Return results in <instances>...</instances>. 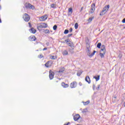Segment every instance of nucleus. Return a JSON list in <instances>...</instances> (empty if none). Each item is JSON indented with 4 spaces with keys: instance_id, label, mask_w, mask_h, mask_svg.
<instances>
[{
    "instance_id": "nucleus-48",
    "label": "nucleus",
    "mask_w": 125,
    "mask_h": 125,
    "mask_svg": "<svg viewBox=\"0 0 125 125\" xmlns=\"http://www.w3.org/2000/svg\"><path fill=\"white\" fill-rule=\"evenodd\" d=\"M83 7H82L80 10V12H82L83 11Z\"/></svg>"
},
{
    "instance_id": "nucleus-19",
    "label": "nucleus",
    "mask_w": 125,
    "mask_h": 125,
    "mask_svg": "<svg viewBox=\"0 0 125 125\" xmlns=\"http://www.w3.org/2000/svg\"><path fill=\"white\" fill-rule=\"evenodd\" d=\"M40 28H43L42 26V23H41L39 25L37 26V29L39 31H42V29H40Z\"/></svg>"
},
{
    "instance_id": "nucleus-38",
    "label": "nucleus",
    "mask_w": 125,
    "mask_h": 125,
    "mask_svg": "<svg viewBox=\"0 0 125 125\" xmlns=\"http://www.w3.org/2000/svg\"><path fill=\"white\" fill-rule=\"evenodd\" d=\"M44 33H45V34H49V33H50L49 30H48V29L45 30Z\"/></svg>"
},
{
    "instance_id": "nucleus-10",
    "label": "nucleus",
    "mask_w": 125,
    "mask_h": 125,
    "mask_svg": "<svg viewBox=\"0 0 125 125\" xmlns=\"http://www.w3.org/2000/svg\"><path fill=\"white\" fill-rule=\"evenodd\" d=\"M80 118H81V116L79 114H76L74 116L73 119L74 121H77L80 120Z\"/></svg>"
},
{
    "instance_id": "nucleus-25",
    "label": "nucleus",
    "mask_w": 125,
    "mask_h": 125,
    "mask_svg": "<svg viewBox=\"0 0 125 125\" xmlns=\"http://www.w3.org/2000/svg\"><path fill=\"white\" fill-rule=\"evenodd\" d=\"M106 14V12H104V10H103L100 14V16H103V15H104V14Z\"/></svg>"
},
{
    "instance_id": "nucleus-3",
    "label": "nucleus",
    "mask_w": 125,
    "mask_h": 125,
    "mask_svg": "<svg viewBox=\"0 0 125 125\" xmlns=\"http://www.w3.org/2000/svg\"><path fill=\"white\" fill-rule=\"evenodd\" d=\"M94 11H95V3H93L91 5V9L89 13L92 14V13H94Z\"/></svg>"
},
{
    "instance_id": "nucleus-1",
    "label": "nucleus",
    "mask_w": 125,
    "mask_h": 125,
    "mask_svg": "<svg viewBox=\"0 0 125 125\" xmlns=\"http://www.w3.org/2000/svg\"><path fill=\"white\" fill-rule=\"evenodd\" d=\"M22 18L25 22H29V21H30V19H31L30 15L27 13L24 14Z\"/></svg>"
},
{
    "instance_id": "nucleus-33",
    "label": "nucleus",
    "mask_w": 125,
    "mask_h": 125,
    "mask_svg": "<svg viewBox=\"0 0 125 125\" xmlns=\"http://www.w3.org/2000/svg\"><path fill=\"white\" fill-rule=\"evenodd\" d=\"M69 33V30L68 29H65L63 32V34H64V35H67V34Z\"/></svg>"
},
{
    "instance_id": "nucleus-12",
    "label": "nucleus",
    "mask_w": 125,
    "mask_h": 125,
    "mask_svg": "<svg viewBox=\"0 0 125 125\" xmlns=\"http://www.w3.org/2000/svg\"><path fill=\"white\" fill-rule=\"evenodd\" d=\"M29 31L32 34H36V33L37 32V30L35 29V28H34L33 27H31V29H29Z\"/></svg>"
},
{
    "instance_id": "nucleus-16",
    "label": "nucleus",
    "mask_w": 125,
    "mask_h": 125,
    "mask_svg": "<svg viewBox=\"0 0 125 125\" xmlns=\"http://www.w3.org/2000/svg\"><path fill=\"white\" fill-rule=\"evenodd\" d=\"M94 79H95L96 82H98L100 80V75L95 76L93 77Z\"/></svg>"
},
{
    "instance_id": "nucleus-28",
    "label": "nucleus",
    "mask_w": 125,
    "mask_h": 125,
    "mask_svg": "<svg viewBox=\"0 0 125 125\" xmlns=\"http://www.w3.org/2000/svg\"><path fill=\"white\" fill-rule=\"evenodd\" d=\"M101 45H102V44L101 42H99L97 45V47L98 48H101Z\"/></svg>"
},
{
    "instance_id": "nucleus-42",
    "label": "nucleus",
    "mask_w": 125,
    "mask_h": 125,
    "mask_svg": "<svg viewBox=\"0 0 125 125\" xmlns=\"http://www.w3.org/2000/svg\"><path fill=\"white\" fill-rule=\"evenodd\" d=\"M97 90H99L100 89V84L98 85V87H96Z\"/></svg>"
},
{
    "instance_id": "nucleus-30",
    "label": "nucleus",
    "mask_w": 125,
    "mask_h": 125,
    "mask_svg": "<svg viewBox=\"0 0 125 125\" xmlns=\"http://www.w3.org/2000/svg\"><path fill=\"white\" fill-rule=\"evenodd\" d=\"M43 28H47V23H42Z\"/></svg>"
},
{
    "instance_id": "nucleus-35",
    "label": "nucleus",
    "mask_w": 125,
    "mask_h": 125,
    "mask_svg": "<svg viewBox=\"0 0 125 125\" xmlns=\"http://www.w3.org/2000/svg\"><path fill=\"white\" fill-rule=\"evenodd\" d=\"M79 27V24H78L77 22H76L75 24V26H74V27L76 29V30H77V29H78Z\"/></svg>"
},
{
    "instance_id": "nucleus-32",
    "label": "nucleus",
    "mask_w": 125,
    "mask_h": 125,
    "mask_svg": "<svg viewBox=\"0 0 125 125\" xmlns=\"http://www.w3.org/2000/svg\"><path fill=\"white\" fill-rule=\"evenodd\" d=\"M105 53H100V56L101 58H103L104 57V55L105 54Z\"/></svg>"
},
{
    "instance_id": "nucleus-49",
    "label": "nucleus",
    "mask_w": 125,
    "mask_h": 125,
    "mask_svg": "<svg viewBox=\"0 0 125 125\" xmlns=\"http://www.w3.org/2000/svg\"><path fill=\"white\" fill-rule=\"evenodd\" d=\"M122 22L125 23V18L123 19V20H122Z\"/></svg>"
},
{
    "instance_id": "nucleus-37",
    "label": "nucleus",
    "mask_w": 125,
    "mask_h": 125,
    "mask_svg": "<svg viewBox=\"0 0 125 125\" xmlns=\"http://www.w3.org/2000/svg\"><path fill=\"white\" fill-rule=\"evenodd\" d=\"M86 51L87 52V55H88V56H89V55L91 53V52H90V50H87Z\"/></svg>"
},
{
    "instance_id": "nucleus-46",
    "label": "nucleus",
    "mask_w": 125,
    "mask_h": 125,
    "mask_svg": "<svg viewBox=\"0 0 125 125\" xmlns=\"http://www.w3.org/2000/svg\"><path fill=\"white\" fill-rule=\"evenodd\" d=\"M69 32L70 33H72V32H73V28L72 27H71L70 29H69Z\"/></svg>"
},
{
    "instance_id": "nucleus-24",
    "label": "nucleus",
    "mask_w": 125,
    "mask_h": 125,
    "mask_svg": "<svg viewBox=\"0 0 125 125\" xmlns=\"http://www.w3.org/2000/svg\"><path fill=\"white\" fill-rule=\"evenodd\" d=\"M48 63H51V61H49L44 64V65L45 66V67H46V68H49V65H49Z\"/></svg>"
},
{
    "instance_id": "nucleus-2",
    "label": "nucleus",
    "mask_w": 125,
    "mask_h": 125,
    "mask_svg": "<svg viewBox=\"0 0 125 125\" xmlns=\"http://www.w3.org/2000/svg\"><path fill=\"white\" fill-rule=\"evenodd\" d=\"M24 6L26 9H28V8H29V9H32L33 10L35 9V6H34L33 5H31V3H25Z\"/></svg>"
},
{
    "instance_id": "nucleus-47",
    "label": "nucleus",
    "mask_w": 125,
    "mask_h": 125,
    "mask_svg": "<svg viewBox=\"0 0 125 125\" xmlns=\"http://www.w3.org/2000/svg\"><path fill=\"white\" fill-rule=\"evenodd\" d=\"M71 125V123L70 122H68L66 124H64L63 125Z\"/></svg>"
},
{
    "instance_id": "nucleus-41",
    "label": "nucleus",
    "mask_w": 125,
    "mask_h": 125,
    "mask_svg": "<svg viewBox=\"0 0 125 125\" xmlns=\"http://www.w3.org/2000/svg\"><path fill=\"white\" fill-rule=\"evenodd\" d=\"M59 80H60V79L56 78V79L55 80V83H58V82H59Z\"/></svg>"
},
{
    "instance_id": "nucleus-13",
    "label": "nucleus",
    "mask_w": 125,
    "mask_h": 125,
    "mask_svg": "<svg viewBox=\"0 0 125 125\" xmlns=\"http://www.w3.org/2000/svg\"><path fill=\"white\" fill-rule=\"evenodd\" d=\"M67 44V45L71 47V48H73L74 47H75V44H74V43H73L72 42H69Z\"/></svg>"
},
{
    "instance_id": "nucleus-40",
    "label": "nucleus",
    "mask_w": 125,
    "mask_h": 125,
    "mask_svg": "<svg viewBox=\"0 0 125 125\" xmlns=\"http://www.w3.org/2000/svg\"><path fill=\"white\" fill-rule=\"evenodd\" d=\"M86 112H87V108L83 109L82 111V113H86Z\"/></svg>"
},
{
    "instance_id": "nucleus-53",
    "label": "nucleus",
    "mask_w": 125,
    "mask_h": 125,
    "mask_svg": "<svg viewBox=\"0 0 125 125\" xmlns=\"http://www.w3.org/2000/svg\"><path fill=\"white\" fill-rule=\"evenodd\" d=\"M79 85H80V86H82V83H81V82L79 83Z\"/></svg>"
},
{
    "instance_id": "nucleus-27",
    "label": "nucleus",
    "mask_w": 125,
    "mask_h": 125,
    "mask_svg": "<svg viewBox=\"0 0 125 125\" xmlns=\"http://www.w3.org/2000/svg\"><path fill=\"white\" fill-rule=\"evenodd\" d=\"M51 8L55 9L56 8V4L53 3L51 4Z\"/></svg>"
},
{
    "instance_id": "nucleus-23",
    "label": "nucleus",
    "mask_w": 125,
    "mask_h": 125,
    "mask_svg": "<svg viewBox=\"0 0 125 125\" xmlns=\"http://www.w3.org/2000/svg\"><path fill=\"white\" fill-rule=\"evenodd\" d=\"M83 74V71L82 70H79L78 71L77 75L78 77H80V76H81V75H82Z\"/></svg>"
},
{
    "instance_id": "nucleus-36",
    "label": "nucleus",
    "mask_w": 125,
    "mask_h": 125,
    "mask_svg": "<svg viewBox=\"0 0 125 125\" xmlns=\"http://www.w3.org/2000/svg\"><path fill=\"white\" fill-rule=\"evenodd\" d=\"M53 29L54 31H56V30H57V25H54L53 27Z\"/></svg>"
},
{
    "instance_id": "nucleus-15",
    "label": "nucleus",
    "mask_w": 125,
    "mask_h": 125,
    "mask_svg": "<svg viewBox=\"0 0 125 125\" xmlns=\"http://www.w3.org/2000/svg\"><path fill=\"white\" fill-rule=\"evenodd\" d=\"M85 82L88 83H90L91 81H90V78H89V76H86L85 78Z\"/></svg>"
},
{
    "instance_id": "nucleus-39",
    "label": "nucleus",
    "mask_w": 125,
    "mask_h": 125,
    "mask_svg": "<svg viewBox=\"0 0 125 125\" xmlns=\"http://www.w3.org/2000/svg\"><path fill=\"white\" fill-rule=\"evenodd\" d=\"M43 57H44L43 56H42V54H41L40 55H39L38 56V58L42 59V58H43Z\"/></svg>"
},
{
    "instance_id": "nucleus-60",
    "label": "nucleus",
    "mask_w": 125,
    "mask_h": 125,
    "mask_svg": "<svg viewBox=\"0 0 125 125\" xmlns=\"http://www.w3.org/2000/svg\"><path fill=\"white\" fill-rule=\"evenodd\" d=\"M46 44H48V43H47Z\"/></svg>"
},
{
    "instance_id": "nucleus-26",
    "label": "nucleus",
    "mask_w": 125,
    "mask_h": 125,
    "mask_svg": "<svg viewBox=\"0 0 125 125\" xmlns=\"http://www.w3.org/2000/svg\"><path fill=\"white\" fill-rule=\"evenodd\" d=\"M83 103L84 105H88L90 103V101H87L86 102H83Z\"/></svg>"
},
{
    "instance_id": "nucleus-14",
    "label": "nucleus",
    "mask_w": 125,
    "mask_h": 125,
    "mask_svg": "<svg viewBox=\"0 0 125 125\" xmlns=\"http://www.w3.org/2000/svg\"><path fill=\"white\" fill-rule=\"evenodd\" d=\"M61 85L64 88L69 87V84L65 83H63V82L62 83Z\"/></svg>"
},
{
    "instance_id": "nucleus-55",
    "label": "nucleus",
    "mask_w": 125,
    "mask_h": 125,
    "mask_svg": "<svg viewBox=\"0 0 125 125\" xmlns=\"http://www.w3.org/2000/svg\"><path fill=\"white\" fill-rule=\"evenodd\" d=\"M119 57L120 58V59L122 58V56H121V55H119Z\"/></svg>"
},
{
    "instance_id": "nucleus-29",
    "label": "nucleus",
    "mask_w": 125,
    "mask_h": 125,
    "mask_svg": "<svg viewBox=\"0 0 125 125\" xmlns=\"http://www.w3.org/2000/svg\"><path fill=\"white\" fill-rule=\"evenodd\" d=\"M94 19V17L89 18V19L88 20V22L90 23V22H91V21H92L93 19Z\"/></svg>"
},
{
    "instance_id": "nucleus-34",
    "label": "nucleus",
    "mask_w": 125,
    "mask_h": 125,
    "mask_svg": "<svg viewBox=\"0 0 125 125\" xmlns=\"http://www.w3.org/2000/svg\"><path fill=\"white\" fill-rule=\"evenodd\" d=\"M68 12H70L71 14H72V13H73V8H69L68 9Z\"/></svg>"
},
{
    "instance_id": "nucleus-20",
    "label": "nucleus",
    "mask_w": 125,
    "mask_h": 125,
    "mask_svg": "<svg viewBox=\"0 0 125 125\" xmlns=\"http://www.w3.org/2000/svg\"><path fill=\"white\" fill-rule=\"evenodd\" d=\"M112 102L113 103H116L117 102V96H114L112 98Z\"/></svg>"
},
{
    "instance_id": "nucleus-7",
    "label": "nucleus",
    "mask_w": 125,
    "mask_h": 125,
    "mask_svg": "<svg viewBox=\"0 0 125 125\" xmlns=\"http://www.w3.org/2000/svg\"><path fill=\"white\" fill-rule=\"evenodd\" d=\"M101 51L103 53H106V47L104 45L101 47Z\"/></svg>"
},
{
    "instance_id": "nucleus-56",
    "label": "nucleus",
    "mask_w": 125,
    "mask_h": 125,
    "mask_svg": "<svg viewBox=\"0 0 125 125\" xmlns=\"http://www.w3.org/2000/svg\"><path fill=\"white\" fill-rule=\"evenodd\" d=\"M124 107H125V101L124 102Z\"/></svg>"
},
{
    "instance_id": "nucleus-57",
    "label": "nucleus",
    "mask_w": 125,
    "mask_h": 125,
    "mask_svg": "<svg viewBox=\"0 0 125 125\" xmlns=\"http://www.w3.org/2000/svg\"><path fill=\"white\" fill-rule=\"evenodd\" d=\"M51 62H48V65H49V64H50Z\"/></svg>"
},
{
    "instance_id": "nucleus-6",
    "label": "nucleus",
    "mask_w": 125,
    "mask_h": 125,
    "mask_svg": "<svg viewBox=\"0 0 125 125\" xmlns=\"http://www.w3.org/2000/svg\"><path fill=\"white\" fill-rule=\"evenodd\" d=\"M28 40L30 42H35L37 40V38L35 36H31L28 38Z\"/></svg>"
},
{
    "instance_id": "nucleus-59",
    "label": "nucleus",
    "mask_w": 125,
    "mask_h": 125,
    "mask_svg": "<svg viewBox=\"0 0 125 125\" xmlns=\"http://www.w3.org/2000/svg\"><path fill=\"white\" fill-rule=\"evenodd\" d=\"M46 44H48V43H47Z\"/></svg>"
},
{
    "instance_id": "nucleus-51",
    "label": "nucleus",
    "mask_w": 125,
    "mask_h": 125,
    "mask_svg": "<svg viewBox=\"0 0 125 125\" xmlns=\"http://www.w3.org/2000/svg\"><path fill=\"white\" fill-rule=\"evenodd\" d=\"M65 42L66 44H67L69 42L67 40H65Z\"/></svg>"
},
{
    "instance_id": "nucleus-22",
    "label": "nucleus",
    "mask_w": 125,
    "mask_h": 125,
    "mask_svg": "<svg viewBox=\"0 0 125 125\" xmlns=\"http://www.w3.org/2000/svg\"><path fill=\"white\" fill-rule=\"evenodd\" d=\"M96 52H97V51L94 50L92 53H91L89 54V57H92V56H93L94 55V54H95V53H96Z\"/></svg>"
},
{
    "instance_id": "nucleus-54",
    "label": "nucleus",
    "mask_w": 125,
    "mask_h": 125,
    "mask_svg": "<svg viewBox=\"0 0 125 125\" xmlns=\"http://www.w3.org/2000/svg\"><path fill=\"white\" fill-rule=\"evenodd\" d=\"M62 43H65V41H62Z\"/></svg>"
},
{
    "instance_id": "nucleus-43",
    "label": "nucleus",
    "mask_w": 125,
    "mask_h": 125,
    "mask_svg": "<svg viewBox=\"0 0 125 125\" xmlns=\"http://www.w3.org/2000/svg\"><path fill=\"white\" fill-rule=\"evenodd\" d=\"M72 36H73L72 34H68L67 36V38H70V37H72Z\"/></svg>"
},
{
    "instance_id": "nucleus-8",
    "label": "nucleus",
    "mask_w": 125,
    "mask_h": 125,
    "mask_svg": "<svg viewBox=\"0 0 125 125\" xmlns=\"http://www.w3.org/2000/svg\"><path fill=\"white\" fill-rule=\"evenodd\" d=\"M71 88H75V87H77V82H73L70 83V85Z\"/></svg>"
},
{
    "instance_id": "nucleus-18",
    "label": "nucleus",
    "mask_w": 125,
    "mask_h": 125,
    "mask_svg": "<svg viewBox=\"0 0 125 125\" xmlns=\"http://www.w3.org/2000/svg\"><path fill=\"white\" fill-rule=\"evenodd\" d=\"M68 51L69 52H70V53H71V54H74V47L71 48H69L68 49Z\"/></svg>"
},
{
    "instance_id": "nucleus-17",
    "label": "nucleus",
    "mask_w": 125,
    "mask_h": 125,
    "mask_svg": "<svg viewBox=\"0 0 125 125\" xmlns=\"http://www.w3.org/2000/svg\"><path fill=\"white\" fill-rule=\"evenodd\" d=\"M65 71V68L62 67V68H60L58 73H60L61 74H62L63 72Z\"/></svg>"
},
{
    "instance_id": "nucleus-11",
    "label": "nucleus",
    "mask_w": 125,
    "mask_h": 125,
    "mask_svg": "<svg viewBox=\"0 0 125 125\" xmlns=\"http://www.w3.org/2000/svg\"><path fill=\"white\" fill-rule=\"evenodd\" d=\"M109 8H110V5H107L105 6L104 7L103 9V10H104L105 13L109 10Z\"/></svg>"
},
{
    "instance_id": "nucleus-31",
    "label": "nucleus",
    "mask_w": 125,
    "mask_h": 125,
    "mask_svg": "<svg viewBox=\"0 0 125 125\" xmlns=\"http://www.w3.org/2000/svg\"><path fill=\"white\" fill-rule=\"evenodd\" d=\"M50 58H51V59H52L53 60H55L56 59H57V57H56V56H50Z\"/></svg>"
},
{
    "instance_id": "nucleus-9",
    "label": "nucleus",
    "mask_w": 125,
    "mask_h": 125,
    "mask_svg": "<svg viewBox=\"0 0 125 125\" xmlns=\"http://www.w3.org/2000/svg\"><path fill=\"white\" fill-rule=\"evenodd\" d=\"M47 19V15H45L44 16H42L39 18V20L40 21H44Z\"/></svg>"
},
{
    "instance_id": "nucleus-21",
    "label": "nucleus",
    "mask_w": 125,
    "mask_h": 125,
    "mask_svg": "<svg viewBox=\"0 0 125 125\" xmlns=\"http://www.w3.org/2000/svg\"><path fill=\"white\" fill-rule=\"evenodd\" d=\"M62 55L64 56L68 55V51H67V50H63V51L62 52Z\"/></svg>"
},
{
    "instance_id": "nucleus-4",
    "label": "nucleus",
    "mask_w": 125,
    "mask_h": 125,
    "mask_svg": "<svg viewBox=\"0 0 125 125\" xmlns=\"http://www.w3.org/2000/svg\"><path fill=\"white\" fill-rule=\"evenodd\" d=\"M90 50V44L89 43V40L86 41V51Z\"/></svg>"
},
{
    "instance_id": "nucleus-50",
    "label": "nucleus",
    "mask_w": 125,
    "mask_h": 125,
    "mask_svg": "<svg viewBox=\"0 0 125 125\" xmlns=\"http://www.w3.org/2000/svg\"><path fill=\"white\" fill-rule=\"evenodd\" d=\"M66 40L67 41V42H71V41H70V39H66Z\"/></svg>"
},
{
    "instance_id": "nucleus-5",
    "label": "nucleus",
    "mask_w": 125,
    "mask_h": 125,
    "mask_svg": "<svg viewBox=\"0 0 125 125\" xmlns=\"http://www.w3.org/2000/svg\"><path fill=\"white\" fill-rule=\"evenodd\" d=\"M54 72L51 71V70H49V77L50 80H53V78H54Z\"/></svg>"
},
{
    "instance_id": "nucleus-61",
    "label": "nucleus",
    "mask_w": 125,
    "mask_h": 125,
    "mask_svg": "<svg viewBox=\"0 0 125 125\" xmlns=\"http://www.w3.org/2000/svg\"><path fill=\"white\" fill-rule=\"evenodd\" d=\"M50 65H51V63H50Z\"/></svg>"
},
{
    "instance_id": "nucleus-52",
    "label": "nucleus",
    "mask_w": 125,
    "mask_h": 125,
    "mask_svg": "<svg viewBox=\"0 0 125 125\" xmlns=\"http://www.w3.org/2000/svg\"><path fill=\"white\" fill-rule=\"evenodd\" d=\"M47 49V48L45 47L43 49V51L46 50Z\"/></svg>"
},
{
    "instance_id": "nucleus-45",
    "label": "nucleus",
    "mask_w": 125,
    "mask_h": 125,
    "mask_svg": "<svg viewBox=\"0 0 125 125\" xmlns=\"http://www.w3.org/2000/svg\"><path fill=\"white\" fill-rule=\"evenodd\" d=\"M28 25H29V28H32V24H31V22H28Z\"/></svg>"
},
{
    "instance_id": "nucleus-58",
    "label": "nucleus",
    "mask_w": 125,
    "mask_h": 125,
    "mask_svg": "<svg viewBox=\"0 0 125 125\" xmlns=\"http://www.w3.org/2000/svg\"><path fill=\"white\" fill-rule=\"evenodd\" d=\"M46 44H48V43H47Z\"/></svg>"
},
{
    "instance_id": "nucleus-44",
    "label": "nucleus",
    "mask_w": 125,
    "mask_h": 125,
    "mask_svg": "<svg viewBox=\"0 0 125 125\" xmlns=\"http://www.w3.org/2000/svg\"><path fill=\"white\" fill-rule=\"evenodd\" d=\"M96 87V86L95 85V84H93V90H94V89H95Z\"/></svg>"
}]
</instances>
